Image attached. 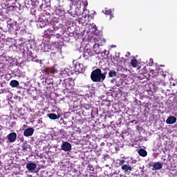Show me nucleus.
Instances as JSON below:
<instances>
[{"label": "nucleus", "instance_id": "f257e3e1", "mask_svg": "<svg viewBox=\"0 0 177 177\" xmlns=\"http://www.w3.org/2000/svg\"><path fill=\"white\" fill-rule=\"evenodd\" d=\"M107 72L102 73V69L96 68L91 72V80L93 82H103L106 80Z\"/></svg>", "mask_w": 177, "mask_h": 177}, {"label": "nucleus", "instance_id": "f03ea898", "mask_svg": "<svg viewBox=\"0 0 177 177\" xmlns=\"http://www.w3.org/2000/svg\"><path fill=\"white\" fill-rule=\"evenodd\" d=\"M63 85H64L66 89H70V88H73V86L75 85V83L74 82L73 78H66L64 80Z\"/></svg>", "mask_w": 177, "mask_h": 177}, {"label": "nucleus", "instance_id": "7ed1b4c3", "mask_svg": "<svg viewBox=\"0 0 177 177\" xmlns=\"http://www.w3.org/2000/svg\"><path fill=\"white\" fill-rule=\"evenodd\" d=\"M57 30H59V28H55L51 25L50 28L44 31V35H48V37H50V35H54L55 32L57 31Z\"/></svg>", "mask_w": 177, "mask_h": 177}, {"label": "nucleus", "instance_id": "20e7f679", "mask_svg": "<svg viewBox=\"0 0 177 177\" xmlns=\"http://www.w3.org/2000/svg\"><path fill=\"white\" fill-rule=\"evenodd\" d=\"M32 62H35L36 63H39V64H42V60L41 59H38V58H37V55H34V53H29V55H28V61Z\"/></svg>", "mask_w": 177, "mask_h": 177}, {"label": "nucleus", "instance_id": "39448f33", "mask_svg": "<svg viewBox=\"0 0 177 177\" xmlns=\"http://www.w3.org/2000/svg\"><path fill=\"white\" fill-rule=\"evenodd\" d=\"M55 12L57 16L59 17L60 19H64V17H66V12H64V10H62L60 7L55 8Z\"/></svg>", "mask_w": 177, "mask_h": 177}, {"label": "nucleus", "instance_id": "423d86ee", "mask_svg": "<svg viewBox=\"0 0 177 177\" xmlns=\"http://www.w3.org/2000/svg\"><path fill=\"white\" fill-rule=\"evenodd\" d=\"M93 55H94L93 51L91 48H87L84 51V57H85L86 59H88L90 57H92Z\"/></svg>", "mask_w": 177, "mask_h": 177}, {"label": "nucleus", "instance_id": "0eeeda50", "mask_svg": "<svg viewBox=\"0 0 177 177\" xmlns=\"http://www.w3.org/2000/svg\"><path fill=\"white\" fill-rule=\"evenodd\" d=\"M61 148H62V150H63L64 151H70L71 150V144L66 141L62 143Z\"/></svg>", "mask_w": 177, "mask_h": 177}, {"label": "nucleus", "instance_id": "6e6552de", "mask_svg": "<svg viewBox=\"0 0 177 177\" xmlns=\"http://www.w3.org/2000/svg\"><path fill=\"white\" fill-rule=\"evenodd\" d=\"M24 136H32L34 135V129L32 128H28L24 131Z\"/></svg>", "mask_w": 177, "mask_h": 177}, {"label": "nucleus", "instance_id": "1a4fd4ad", "mask_svg": "<svg viewBox=\"0 0 177 177\" xmlns=\"http://www.w3.org/2000/svg\"><path fill=\"white\" fill-rule=\"evenodd\" d=\"M74 71L75 73H82L84 71L82 64H76L74 67Z\"/></svg>", "mask_w": 177, "mask_h": 177}, {"label": "nucleus", "instance_id": "9d476101", "mask_svg": "<svg viewBox=\"0 0 177 177\" xmlns=\"http://www.w3.org/2000/svg\"><path fill=\"white\" fill-rule=\"evenodd\" d=\"M17 138V135L16 133H11L8 136V140L10 143H12V142H15Z\"/></svg>", "mask_w": 177, "mask_h": 177}, {"label": "nucleus", "instance_id": "9b49d317", "mask_svg": "<svg viewBox=\"0 0 177 177\" xmlns=\"http://www.w3.org/2000/svg\"><path fill=\"white\" fill-rule=\"evenodd\" d=\"M175 122H176V117L175 116H169L166 120V124H175Z\"/></svg>", "mask_w": 177, "mask_h": 177}, {"label": "nucleus", "instance_id": "f8f14e48", "mask_svg": "<svg viewBox=\"0 0 177 177\" xmlns=\"http://www.w3.org/2000/svg\"><path fill=\"white\" fill-rule=\"evenodd\" d=\"M26 168L28 169V171H34V169L37 168V164L34 162H29L26 165Z\"/></svg>", "mask_w": 177, "mask_h": 177}, {"label": "nucleus", "instance_id": "ddd939ff", "mask_svg": "<svg viewBox=\"0 0 177 177\" xmlns=\"http://www.w3.org/2000/svg\"><path fill=\"white\" fill-rule=\"evenodd\" d=\"M30 15H32V16H33V19L35 20L38 19V16L37 15V8H30Z\"/></svg>", "mask_w": 177, "mask_h": 177}, {"label": "nucleus", "instance_id": "4468645a", "mask_svg": "<svg viewBox=\"0 0 177 177\" xmlns=\"http://www.w3.org/2000/svg\"><path fill=\"white\" fill-rule=\"evenodd\" d=\"M24 6L27 9H30L32 6V0H24Z\"/></svg>", "mask_w": 177, "mask_h": 177}, {"label": "nucleus", "instance_id": "2eb2a0df", "mask_svg": "<svg viewBox=\"0 0 177 177\" xmlns=\"http://www.w3.org/2000/svg\"><path fill=\"white\" fill-rule=\"evenodd\" d=\"M162 168V164L157 162L153 164V169H155L156 171H158V169H161Z\"/></svg>", "mask_w": 177, "mask_h": 177}, {"label": "nucleus", "instance_id": "dca6fc26", "mask_svg": "<svg viewBox=\"0 0 177 177\" xmlns=\"http://www.w3.org/2000/svg\"><path fill=\"white\" fill-rule=\"evenodd\" d=\"M122 171H124V172H129V171H132V167L128 166L127 165H123L122 166Z\"/></svg>", "mask_w": 177, "mask_h": 177}, {"label": "nucleus", "instance_id": "f3484780", "mask_svg": "<svg viewBox=\"0 0 177 177\" xmlns=\"http://www.w3.org/2000/svg\"><path fill=\"white\" fill-rule=\"evenodd\" d=\"M138 154H140L141 157H146L147 156V151L143 149H141L138 151Z\"/></svg>", "mask_w": 177, "mask_h": 177}, {"label": "nucleus", "instance_id": "a211bd4d", "mask_svg": "<svg viewBox=\"0 0 177 177\" xmlns=\"http://www.w3.org/2000/svg\"><path fill=\"white\" fill-rule=\"evenodd\" d=\"M109 77L110 78H113V77H117V72L114 70L109 71Z\"/></svg>", "mask_w": 177, "mask_h": 177}, {"label": "nucleus", "instance_id": "6ab92c4d", "mask_svg": "<svg viewBox=\"0 0 177 177\" xmlns=\"http://www.w3.org/2000/svg\"><path fill=\"white\" fill-rule=\"evenodd\" d=\"M10 85L12 88H16V86H19V82L17 80H12L10 83Z\"/></svg>", "mask_w": 177, "mask_h": 177}, {"label": "nucleus", "instance_id": "aec40b11", "mask_svg": "<svg viewBox=\"0 0 177 177\" xmlns=\"http://www.w3.org/2000/svg\"><path fill=\"white\" fill-rule=\"evenodd\" d=\"M130 64L131 67H133V68L138 67V60L135 59H131L130 62Z\"/></svg>", "mask_w": 177, "mask_h": 177}, {"label": "nucleus", "instance_id": "412c9836", "mask_svg": "<svg viewBox=\"0 0 177 177\" xmlns=\"http://www.w3.org/2000/svg\"><path fill=\"white\" fill-rule=\"evenodd\" d=\"M48 118H50V120H57L58 117L57 115L55 114V113H49L48 115Z\"/></svg>", "mask_w": 177, "mask_h": 177}, {"label": "nucleus", "instance_id": "4be33fe9", "mask_svg": "<svg viewBox=\"0 0 177 177\" xmlns=\"http://www.w3.org/2000/svg\"><path fill=\"white\" fill-rule=\"evenodd\" d=\"M104 15H106V16H111L113 15V12H111V9L105 8L104 9Z\"/></svg>", "mask_w": 177, "mask_h": 177}, {"label": "nucleus", "instance_id": "5701e85b", "mask_svg": "<svg viewBox=\"0 0 177 177\" xmlns=\"http://www.w3.org/2000/svg\"><path fill=\"white\" fill-rule=\"evenodd\" d=\"M7 24H8V26H10V27H12V26H13V21H12V19H9L7 21Z\"/></svg>", "mask_w": 177, "mask_h": 177}, {"label": "nucleus", "instance_id": "b1692460", "mask_svg": "<svg viewBox=\"0 0 177 177\" xmlns=\"http://www.w3.org/2000/svg\"><path fill=\"white\" fill-rule=\"evenodd\" d=\"M46 84H48V85H50V84H53V82H52L51 80L46 78Z\"/></svg>", "mask_w": 177, "mask_h": 177}, {"label": "nucleus", "instance_id": "393cba45", "mask_svg": "<svg viewBox=\"0 0 177 177\" xmlns=\"http://www.w3.org/2000/svg\"><path fill=\"white\" fill-rule=\"evenodd\" d=\"M122 164H125V160H120L119 161V165H122Z\"/></svg>", "mask_w": 177, "mask_h": 177}, {"label": "nucleus", "instance_id": "a878e982", "mask_svg": "<svg viewBox=\"0 0 177 177\" xmlns=\"http://www.w3.org/2000/svg\"><path fill=\"white\" fill-rule=\"evenodd\" d=\"M149 167H154V162H151L149 164Z\"/></svg>", "mask_w": 177, "mask_h": 177}, {"label": "nucleus", "instance_id": "bb28decb", "mask_svg": "<svg viewBox=\"0 0 177 177\" xmlns=\"http://www.w3.org/2000/svg\"><path fill=\"white\" fill-rule=\"evenodd\" d=\"M56 38L59 39L60 38V34L59 33H57L56 35H55Z\"/></svg>", "mask_w": 177, "mask_h": 177}, {"label": "nucleus", "instance_id": "cd10ccee", "mask_svg": "<svg viewBox=\"0 0 177 177\" xmlns=\"http://www.w3.org/2000/svg\"><path fill=\"white\" fill-rule=\"evenodd\" d=\"M10 1V2H12V3H15V2H16V0H8Z\"/></svg>", "mask_w": 177, "mask_h": 177}, {"label": "nucleus", "instance_id": "c85d7f7f", "mask_svg": "<svg viewBox=\"0 0 177 177\" xmlns=\"http://www.w3.org/2000/svg\"><path fill=\"white\" fill-rule=\"evenodd\" d=\"M150 62H151V64H153V59H150Z\"/></svg>", "mask_w": 177, "mask_h": 177}, {"label": "nucleus", "instance_id": "c756f323", "mask_svg": "<svg viewBox=\"0 0 177 177\" xmlns=\"http://www.w3.org/2000/svg\"><path fill=\"white\" fill-rule=\"evenodd\" d=\"M33 99H34L35 100H37V98H35V97H34Z\"/></svg>", "mask_w": 177, "mask_h": 177}, {"label": "nucleus", "instance_id": "7c9ffc66", "mask_svg": "<svg viewBox=\"0 0 177 177\" xmlns=\"http://www.w3.org/2000/svg\"><path fill=\"white\" fill-rule=\"evenodd\" d=\"M39 19H41L40 17L38 18V20H39Z\"/></svg>", "mask_w": 177, "mask_h": 177}, {"label": "nucleus", "instance_id": "2f4dec72", "mask_svg": "<svg viewBox=\"0 0 177 177\" xmlns=\"http://www.w3.org/2000/svg\"><path fill=\"white\" fill-rule=\"evenodd\" d=\"M96 44H94V46H95Z\"/></svg>", "mask_w": 177, "mask_h": 177}]
</instances>
